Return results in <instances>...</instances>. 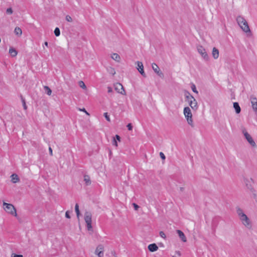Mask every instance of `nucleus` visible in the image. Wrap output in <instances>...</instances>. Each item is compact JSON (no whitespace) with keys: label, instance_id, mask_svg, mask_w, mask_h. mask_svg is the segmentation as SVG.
<instances>
[{"label":"nucleus","instance_id":"obj_24","mask_svg":"<svg viewBox=\"0 0 257 257\" xmlns=\"http://www.w3.org/2000/svg\"><path fill=\"white\" fill-rule=\"evenodd\" d=\"M75 210L76 213L77 217L78 219H79V215H80V211L79 209V205L77 203L75 204Z\"/></svg>","mask_w":257,"mask_h":257},{"label":"nucleus","instance_id":"obj_8","mask_svg":"<svg viewBox=\"0 0 257 257\" xmlns=\"http://www.w3.org/2000/svg\"><path fill=\"white\" fill-rule=\"evenodd\" d=\"M137 68L141 74L144 77H146V74L144 70V66L142 62L137 61Z\"/></svg>","mask_w":257,"mask_h":257},{"label":"nucleus","instance_id":"obj_10","mask_svg":"<svg viewBox=\"0 0 257 257\" xmlns=\"http://www.w3.org/2000/svg\"><path fill=\"white\" fill-rule=\"evenodd\" d=\"M244 136L245 139H246V140L247 141V142L249 143V144L251 146L254 147L256 146L255 143L254 142V141L252 139V137L250 136V135L248 133L244 132Z\"/></svg>","mask_w":257,"mask_h":257},{"label":"nucleus","instance_id":"obj_11","mask_svg":"<svg viewBox=\"0 0 257 257\" xmlns=\"http://www.w3.org/2000/svg\"><path fill=\"white\" fill-rule=\"evenodd\" d=\"M114 87L115 89L117 91V92L121 94H125V90L121 84L120 83H117L114 85Z\"/></svg>","mask_w":257,"mask_h":257},{"label":"nucleus","instance_id":"obj_32","mask_svg":"<svg viewBox=\"0 0 257 257\" xmlns=\"http://www.w3.org/2000/svg\"><path fill=\"white\" fill-rule=\"evenodd\" d=\"M13 11L11 8H8L6 11V13L8 15L12 14Z\"/></svg>","mask_w":257,"mask_h":257},{"label":"nucleus","instance_id":"obj_36","mask_svg":"<svg viewBox=\"0 0 257 257\" xmlns=\"http://www.w3.org/2000/svg\"><path fill=\"white\" fill-rule=\"evenodd\" d=\"M160 156L162 160H165L166 159L165 155L162 152L160 153Z\"/></svg>","mask_w":257,"mask_h":257},{"label":"nucleus","instance_id":"obj_30","mask_svg":"<svg viewBox=\"0 0 257 257\" xmlns=\"http://www.w3.org/2000/svg\"><path fill=\"white\" fill-rule=\"evenodd\" d=\"M79 85L81 88H82L83 89L86 88V86L85 83L82 81H79Z\"/></svg>","mask_w":257,"mask_h":257},{"label":"nucleus","instance_id":"obj_42","mask_svg":"<svg viewBox=\"0 0 257 257\" xmlns=\"http://www.w3.org/2000/svg\"><path fill=\"white\" fill-rule=\"evenodd\" d=\"M113 145L115 146L116 147L117 146V142L116 141V140L115 139H114L113 140Z\"/></svg>","mask_w":257,"mask_h":257},{"label":"nucleus","instance_id":"obj_28","mask_svg":"<svg viewBox=\"0 0 257 257\" xmlns=\"http://www.w3.org/2000/svg\"><path fill=\"white\" fill-rule=\"evenodd\" d=\"M54 32L55 36L57 37L59 36L60 35V29L58 27L55 28Z\"/></svg>","mask_w":257,"mask_h":257},{"label":"nucleus","instance_id":"obj_2","mask_svg":"<svg viewBox=\"0 0 257 257\" xmlns=\"http://www.w3.org/2000/svg\"><path fill=\"white\" fill-rule=\"evenodd\" d=\"M236 21L243 31H244L245 33L250 32V30L248 25L247 22L244 18L241 16H238L236 18Z\"/></svg>","mask_w":257,"mask_h":257},{"label":"nucleus","instance_id":"obj_6","mask_svg":"<svg viewBox=\"0 0 257 257\" xmlns=\"http://www.w3.org/2000/svg\"><path fill=\"white\" fill-rule=\"evenodd\" d=\"M197 50L198 53L202 56L205 60L207 61L209 60V56L205 49L202 46H198Z\"/></svg>","mask_w":257,"mask_h":257},{"label":"nucleus","instance_id":"obj_38","mask_svg":"<svg viewBox=\"0 0 257 257\" xmlns=\"http://www.w3.org/2000/svg\"><path fill=\"white\" fill-rule=\"evenodd\" d=\"M134 207L136 210H137L138 208H139V206L136 203H134L133 204Z\"/></svg>","mask_w":257,"mask_h":257},{"label":"nucleus","instance_id":"obj_43","mask_svg":"<svg viewBox=\"0 0 257 257\" xmlns=\"http://www.w3.org/2000/svg\"><path fill=\"white\" fill-rule=\"evenodd\" d=\"M14 257H23V256L21 254H15Z\"/></svg>","mask_w":257,"mask_h":257},{"label":"nucleus","instance_id":"obj_25","mask_svg":"<svg viewBox=\"0 0 257 257\" xmlns=\"http://www.w3.org/2000/svg\"><path fill=\"white\" fill-rule=\"evenodd\" d=\"M44 88L45 90V92L48 95H50L52 93V90L51 89L49 88V87L47 86H45L44 87Z\"/></svg>","mask_w":257,"mask_h":257},{"label":"nucleus","instance_id":"obj_27","mask_svg":"<svg viewBox=\"0 0 257 257\" xmlns=\"http://www.w3.org/2000/svg\"><path fill=\"white\" fill-rule=\"evenodd\" d=\"M191 88L192 89V90L194 92V93H196L197 94L198 93V91L197 90V89H196V86L194 84V83H191Z\"/></svg>","mask_w":257,"mask_h":257},{"label":"nucleus","instance_id":"obj_14","mask_svg":"<svg viewBox=\"0 0 257 257\" xmlns=\"http://www.w3.org/2000/svg\"><path fill=\"white\" fill-rule=\"evenodd\" d=\"M148 249L151 252H154L158 249V247L155 243H152L149 245Z\"/></svg>","mask_w":257,"mask_h":257},{"label":"nucleus","instance_id":"obj_15","mask_svg":"<svg viewBox=\"0 0 257 257\" xmlns=\"http://www.w3.org/2000/svg\"><path fill=\"white\" fill-rule=\"evenodd\" d=\"M177 233H178L179 237L181 239V240L183 242H186L187 241L186 236L184 233L180 230H177Z\"/></svg>","mask_w":257,"mask_h":257},{"label":"nucleus","instance_id":"obj_29","mask_svg":"<svg viewBox=\"0 0 257 257\" xmlns=\"http://www.w3.org/2000/svg\"><path fill=\"white\" fill-rule=\"evenodd\" d=\"M108 72L112 74V75H114L115 74V71L114 70V68H112V67H109L108 69H107Z\"/></svg>","mask_w":257,"mask_h":257},{"label":"nucleus","instance_id":"obj_44","mask_svg":"<svg viewBox=\"0 0 257 257\" xmlns=\"http://www.w3.org/2000/svg\"><path fill=\"white\" fill-rule=\"evenodd\" d=\"M44 45L48 47V43L47 42H45Z\"/></svg>","mask_w":257,"mask_h":257},{"label":"nucleus","instance_id":"obj_34","mask_svg":"<svg viewBox=\"0 0 257 257\" xmlns=\"http://www.w3.org/2000/svg\"><path fill=\"white\" fill-rule=\"evenodd\" d=\"M159 234H160V236L162 237V238H166V235L163 231H161L159 233Z\"/></svg>","mask_w":257,"mask_h":257},{"label":"nucleus","instance_id":"obj_31","mask_svg":"<svg viewBox=\"0 0 257 257\" xmlns=\"http://www.w3.org/2000/svg\"><path fill=\"white\" fill-rule=\"evenodd\" d=\"M66 20L69 22H72L73 21V19H72V17L71 16H70L69 15H67L66 16Z\"/></svg>","mask_w":257,"mask_h":257},{"label":"nucleus","instance_id":"obj_33","mask_svg":"<svg viewBox=\"0 0 257 257\" xmlns=\"http://www.w3.org/2000/svg\"><path fill=\"white\" fill-rule=\"evenodd\" d=\"M104 117L105 118V119L108 121H110V117H109V116L108 115V113L107 112H105L104 113V114H103Z\"/></svg>","mask_w":257,"mask_h":257},{"label":"nucleus","instance_id":"obj_39","mask_svg":"<svg viewBox=\"0 0 257 257\" xmlns=\"http://www.w3.org/2000/svg\"><path fill=\"white\" fill-rule=\"evenodd\" d=\"M115 137L117 141H118L119 142L120 141V137L119 135H116Z\"/></svg>","mask_w":257,"mask_h":257},{"label":"nucleus","instance_id":"obj_16","mask_svg":"<svg viewBox=\"0 0 257 257\" xmlns=\"http://www.w3.org/2000/svg\"><path fill=\"white\" fill-rule=\"evenodd\" d=\"M184 95L185 96L186 100L188 101V102L194 98V97L187 90L184 91Z\"/></svg>","mask_w":257,"mask_h":257},{"label":"nucleus","instance_id":"obj_37","mask_svg":"<svg viewBox=\"0 0 257 257\" xmlns=\"http://www.w3.org/2000/svg\"><path fill=\"white\" fill-rule=\"evenodd\" d=\"M65 217L67 218H70V215L69 214V211H67L65 213Z\"/></svg>","mask_w":257,"mask_h":257},{"label":"nucleus","instance_id":"obj_23","mask_svg":"<svg viewBox=\"0 0 257 257\" xmlns=\"http://www.w3.org/2000/svg\"><path fill=\"white\" fill-rule=\"evenodd\" d=\"M15 34L18 36H21L22 34L21 29L18 27H16L14 31Z\"/></svg>","mask_w":257,"mask_h":257},{"label":"nucleus","instance_id":"obj_46","mask_svg":"<svg viewBox=\"0 0 257 257\" xmlns=\"http://www.w3.org/2000/svg\"><path fill=\"white\" fill-rule=\"evenodd\" d=\"M80 110L85 112V110H86L84 108H83L82 109H80Z\"/></svg>","mask_w":257,"mask_h":257},{"label":"nucleus","instance_id":"obj_3","mask_svg":"<svg viewBox=\"0 0 257 257\" xmlns=\"http://www.w3.org/2000/svg\"><path fill=\"white\" fill-rule=\"evenodd\" d=\"M184 114L187 119L188 123L193 127L194 125L192 120V114L191 111V109L189 107L187 106L184 107Z\"/></svg>","mask_w":257,"mask_h":257},{"label":"nucleus","instance_id":"obj_4","mask_svg":"<svg viewBox=\"0 0 257 257\" xmlns=\"http://www.w3.org/2000/svg\"><path fill=\"white\" fill-rule=\"evenodd\" d=\"M84 220L86 223V227L89 231L92 230V214L90 212H86L84 214Z\"/></svg>","mask_w":257,"mask_h":257},{"label":"nucleus","instance_id":"obj_17","mask_svg":"<svg viewBox=\"0 0 257 257\" xmlns=\"http://www.w3.org/2000/svg\"><path fill=\"white\" fill-rule=\"evenodd\" d=\"M212 55L213 57L215 59H217L219 57V51L215 47H214L212 49Z\"/></svg>","mask_w":257,"mask_h":257},{"label":"nucleus","instance_id":"obj_35","mask_svg":"<svg viewBox=\"0 0 257 257\" xmlns=\"http://www.w3.org/2000/svg\"><path fill=\"white\" fill-rule=\"evenodd\" d=\"M126 126L127 127V129L129 131H132V129H133V125H132V123H130L128 124H127Z\"/></svg>","mask_w":257,"mask_h":257},{"label":"nucleus","instance_id":"obj_13","mask_svg":"<svg viewBox=\"0 0 257 257\" xmlns=\"http://www.w3.org/2000/svg\"><path fill=\"white\" fill-rule=\"evenodd\" d=\"M188 103L190 107L193 109L196 110L198 108L197 102L194 97L189 101Z\"/></svg>","mask_w":257,"mask_h":257},{"label":"nucleus","instance_id":"obj_1","mask_svg":"<svg viewBox=\"0 0 257 257\" xmlns=\"http://www.w3.org/2000/svg\"><path fill=\"white\" fill-rule=\"evenodd\" d=\"M236 213L239 217V219L242 223L247 228L250 229L251 227L250 221L246 214L244 213L243 210L239 207H236Z\"/></svg>","mask_w":257,"mask_h":257},{"label":"nucleus","instance_id":"obj_5","mask_svg":"<svg viewBox=\"0 0 257 257\" xmlns=\"http://www.w3.org/2000/svg\"><path fill=\"white\" fill-rule=\"evenodd\" d=\"M3 205L4 206V208L5 210L9 213L14 215L15 216H17V211L16 209L14 206L12 204L7 203L4 202L3 204Z\"/></svg>","mask_w":257,"mask_h":257},{"label":"nucleus","instance_id":"obj_48","mask_svg":"<svg viewBox=\"0 0 257 257\" xmlns=\"http://www.w3.org/2000/svg\"><path fill=\"white\" fill-rule=\"evenodd\" d=\"M85 112L86 113V114H87V115H89V114L87 112L86 110H85Z\"/></svg>","mask_w":257,"mask_h":257},{"label":"nucleus","instance_id":"obj_18","mask_svg":"<svg viewBox=\"0 0 257 257\" xmlns=\"http://www.w3.org/2000/svg\"><path fill=\"white\" fill-rule=\"evenodd\" d=\"M84 181L85 182V185L86 186H89L91 184V181L90 180V178L89 175H84Z\"/></svg>","mask_w":257,"mask_h":257},{"label":"nucleus","instance_id":"obj_26","mask_svg":"<svg viewBox=\"0 0 257 257\" xmlns=\"http://www.w3.org/2000/svg\"><path fill=\"white\" fill-rule=\"evenodd\" d=\"M21 99L23 104V106L24 109L26 110L27 109V106L26 105V101L25 98L23 97L22 95H21Z\"/></svg>","mask_w":257,"mask_h":257},{"label":"nucleus","instance_id":"obj_41","mask_svg":"<svg viewBox=\"0 0 257 257\" xmlns=\"http://www.w3.org/2000/svg\"><path fill=\"white\" fill-rule=\"evenodd\" d=\"M107 88H108V93H110V92H112V89L111 87H108Z\"/></svg>","mask_w":257,"mask_h":257},{"label":"nucleus","instance_id":"obj_9","mask_svg":"<svg viewBox=\"0 0 257 257\" xmlns=\"http://www.w3.org/2000/svg\"><path fill=\"white\" fill-rule=\"evenodd\" d=\"M152 66L155 73H156L160 77H164V74L160 71L159 66L156 63H153Z\"/></svg>","mask_w":257,"mask_h":257},{"label":"nucleus","instance_id":"obj_20","mask_svg":"<svg viewBox=\"0 0 257 257\" xmlns=\"http://www.w3.org/2000/svg\"><path fill=\"white\" fill-rule=\"evenodd\" d=\"M11 177L12 179V181L14 183L18 182L20 181L18 176L16 174H12Z\"/></svg>","mask_w":257,"mask_h":257},{"label":"nucleus","instance_id":"obj_49","mask_svg":"<svg viewBox=\"0 0 257 257\" xmlns=\"http://www.w3.org/2000/svg\"><path fill=\"white\" fill-rule=\"evenodd\" d=\"M250 179L252 182H253V179L252 178H250Z\"/></svg>","mask_w":257,"mask_h":257},{"label":"nucleus","instance_id":"obj_7","mask_svg":"<svg viewBox=\"0 0 257 257\" xmlns=\"http://www.w3.org/2000/svg\"><path fill=\"white\" fill-rule=\"evenodd\" d=\"M104 247L102 244H99L95 251V253L98 255V257H103L104 254Z\"/></svg>","mask_w":257,"mask_h":257},{"label":"nucleus","instance_id":"obj_40","mask_svg":"<svg viewBox=\"0 0 257 257\" xmlns=\"http://www.w3.org/2000/svg\"><path fill=\"white\" fill-rule=\"evenodd\" d=\"M49 151L50 155L51 156H52L53 155L52 149L50 147L49 148Z\"/></svg>","mask_w":257,"mask_h":257},{"label":"nucleus","instance_id":"obj_19","mask_svg":"<svg viewBox=\"0 0 257 257\" xmlns=\"http://www.w3.org/2000/svg\"><path fill=\"white\" fill-rule=\"evenodd\" d=\"M233 107L235 110V112L237 114H238L241 111V108L239 105V103L237 102H235L233 103Z\"/></svg>","mask_w":257,"mask_h":257},{"label":"nucleus","instance_id":"obj_45","mask_svg":"<svg viewBox=\"0 0 257 257\" xmlns=\"http://www.w3.org/2000/svg\"><path fill=\"white\" fill-rule=\"evenodd\" d=\"M180 190L181 191H183L184 190V188L183 187H180Z\"/></svg>","mask_w":257,"mask_h":257},{"label":"nucleus","instance_id":"obj_47","mask_svg":"<svg viewBox=\"0 0 257 257\" xmlns=\"http://www.w3.org/2000/svg\"><path fill=\"white\" fill-rule=\"evenodd\" d=\"M177 254H178L179 255H181V253H180V251H177Z\"/></svg>","mask_w":257,"mask_h":257},{"label":"nucleus","instance_id":"obj_21","mask_svg":"<svg viewBox=\"0 0 257 257\" xmlns=\"http://www.w3.org/2000/svg\"><path fill=\"white\" fill-rule=\"evenodd\" d=\"M9 53L11 55L12 57H15L17 55L18 52L15 49L13 48H11L9 49Z\"/></svg>","mask_w":257,"mask_h":257},{"label":"nucleus","instance_id":"obj_12","mask_svg":"<svg viewBox=\"0 0 257 257\" xmlns=\"http://www.w3.org/2000/svg\"><path fill=\"white\" fill-rule=\"evenodd\" d=\"M250 100L252 104V107L255 112H257V99L253 96H250Z\"/></svg>","mask_w":257,"mask_h":257},{"label":"nucleus","instance_id":"obj_22","mask_svg":"<svg viewBox=\"0 0 257 257\" xmlns=\"http://www.w3.org/2000/svg\"><path fill=\"white\" fill-rule=\"evenodd\" d=\"M111 58L117 62H119L120 60V57L117 53H113L111 55Z\"/></svg>","mask_w":257,"mask_h":257}]
</instances>
